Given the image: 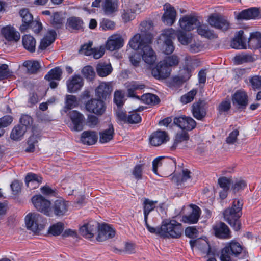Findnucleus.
<instances>
[{
  "instance_id": "4468645a",
  "label": "nucleus",
  "mask_w": 261,
  "mask_h": 261,
  "mask_svg": "<svg viewBox=\"0 0 261 261\" xmlns=\"http://www.w3.org/2000/svg\"><path fill=\"white\" fill-rule=\"evenodd\" d=\"M174 123L182 129L191 130L194 129L196 125L195 121L191 117L180 116L174 119Z\"/></svg>"
},
{
  "instance_id": "20e7f679",
  "label": "nucleus",
  "mask_w": 261,
  "mask_h": 261,
  "mask_svg": "<svg viewBox=\"0 0 261 261\" xmlns=\"http://www.w3.org/2000/svg\"><path fill=\"white\" fill-rule=\"evenodd\" d=\"M25 222L28 229L34 232H38L43 229L42 216L36 213H30L25 218Z\"/></svg>"
},
{
  "instance_id": "774afa93",
  "label": "nucleus",
  "mask_w": 261,
  "mask_h": 261,
  "mask_svg": "<svg viewBox=\"0 0 261 261\" xmlns=\"http://www.w3.org/2000/svg\"><path fill=\"white\" fill-rule=\"evenodd\" d=\"M233 255L231 253L228 247L225 246L221 251L220 259L221 261H231V256Z\"/></svg>"
},
{
  "instance_id": "6ab92c4d",
  "label": "nucleus",
  "mask_w": 261,
  "mask_h": 261,
  "mask_svg": "<svg viewBox=\"0 0 261 261\" xmlns=\"http://www.w3.org/2000/svg\"><path fill=\"white\" fill-rule=\"evenodd\" d=\"M115 236V231L110 225L103 224L99 228V232L97 237L98 241H104L111 239Z\"/></svg>"
},
{
  "instance_id": "09e8293b",
  "label": "nucleus",
  "mask_w": 261,
  "mask_h": 261,
  "mask_svg": "<svg viewBox=\"0 0 261 261\" xmlns=\"http://www.w3.org/2000/svg\"><path fill=\"white\" fill-rule=\"evenodd\" d=\"M79 102L75 96L72 95H67L65 98V108L67 109H71L76 107Z\"/></svg>"
},
{
  "instance_id": "412c9836",
  "label": "nucleus",
  "mask_w": 261,
  "mask_h": 261,
  "mask_svg": "<svg viewBox=\"0 0 261 261\" xmlns=\"http://www.w3.org/2000/svg\"><path fill=\"white\" fill-rule=\"evenodd\" d=\"M68 91L70 93L76 92L83 87L84 82L80 75H75L66 82Z\"/></svg>"
},
{
  "instance_id": "4be33fe9",
  "label": "nucleus",
  "mask_w": 261,
  "mask_h": 261,
  "mask_svg": "<svg viewBox=\"0 0 261 261\" xmlns=\"http://www.w3.org/2000/svg\"><path fill=\"white\" fill-rule=\"evenodd\" d=\"M215 236L220 239H228L231 236L228 227L223 222H219L213 226Z\"/></svg>"
},
{
  "instance_id": "b1692460",
  "label": "nucleus",
  "mask_w": 261,
  "mask_h": 261,
  "mask_svg": "<svg viewBox=\"0 0 261 261\" xmlns=\"http://www.w3.org/2000/svg\"><path fill=\"white\" fill-rule=\"evenodd\" d=\"M190 244L192 247L194 246L197 247L206 255L211 256L214 255V252L212 251L208 243L205 240L199 239L194 241L191 240Z\"/></svg>"
},
{
  "instance_id": "a878e982",
  "label": "nucleus",
  "mask_w": 261,
  "mask_h": 261,
  "mask_svg": "<svg viewBox=\"0 0 261 261\" xmlns=\"http://www.w3.org/2000/svg\"><path fill=\"white\" fill-rule=\"evenodd\" d=\"M190 206L192 208V212L188 216H184L181 221L186 223H196L197 222L200 217L201 213L200 208L198 206L194 204H191Z\"/></svg>"
},
{
  "instance_id": "69168bd1",
  "label": "nucleus",
  "mask_w": 261,
  "mask_h": 261,
  "mask_svg": "<svg viewBox=\"0 0 261 261\" xmlns=\"http://www.w3.org/2000/svg\"><path fill=\"white\" fill-rule=\"evenodd\" d=\"M141 117L136 112H130L127 116V123L135 124L141 122Z\"/></svg>"
},
{
  "instance_id": "f03ea898",
  "label": "nucleus",
  "mask_w": 261,
  "mask_h": 261,
  "mask_svg": "<svg viewBox=\"0 0 261 261\" xmlns=\"http://www.w3.org/2000/svg\"><path fill=\"white\" fill-rule=\"evenodd\" d=\"M243 203L238 199H235L231 207L226 209L223 212L225 220L236 230L240 229L241 223L239 220L241 216Z\"/></svg>"
},
{
  "instance_id": "13d9d810",
  "label": "nucleus",
  "mask_w": 261,
  "mask_h": 261,
  "mask_svg": "<svg viewBox=\"0 0 261 261\" xmlns=\"http://www.w3.org/2000/svg\"><path fill=\"white\" fill-rule=\"evenodd\" d=\"M197 93L195 89H192L188 93L182 96L180 98L181 102L184 104H187L191 102Z\"/></svg>"
},
{
  "instance_id": "ea45409f",
  "label": "nucleus",
  "mask_w": 261,
  "mask_h": 261,
  "mask_svg": "<svg viewBox=\"0 0 261 261\" xmlns=\"http://www.w3.org/2000/svg\"><path fill=\"white\" fill-rule=\"evenodd\" d=\"M26 128L25 126H22L21 125H18L14 127L12 129L10 137L15 141H18L21 139L25 132Z\"/></svg>"
},
{
  "instance_id": "aec40b11",
  "label": "nucleus",
  "mask_w": 261,
  "mask_h": 261,
  "mask_svg": "<svg viewBox=\"0 0 261 261\" xmlns=\"http://www.w3.org/2000/svg\"><path fill=\"white\" fill-rule=\"evenodd\" d=\"M98 227V223L96 221H91L81 226L80 228L81 234L86 238L93 237Z\"/></svg>"
},
{
  "instance_id": "f8f14e48",
  "label": "nucleus",
  "mask_w": 261,
  "mask_h": 261,
  "mask_svg": "<svg viewBox=\"0 0 261 261\" xmlns=\"http://www.w3.org/2000/svg\"><path fill=\"white\" fill-rule=\"evenodd\" d=\"M248 98L246 92L239 90L237 91L232 97V103L238 108L244 109L248 105Z\"/></svg>"
},
{
  "instance_id": "37998d69",
  "label": "nucleus",
  "mask_w": 261,
  "mask_h": 261,
  "mask_svg": "<svg viewBox=\"0 0 261 261\" xmlns=\"http://www.w3.org/2000/svg\"><path fill=\"white\" fill-rule=\"evenodd\" d=\"M141 99L144 103L147 105H154L160 102L159 98L156 95L151 93L143 94Z\"/></svg>"
},
{
  "instance_id": "052dcab7",
  "label": "nucleus",
  "mask_w": 261,
  "mask_h": 261,
  "mask_svg": "<svg viewBox=\"0 0 261 261\" xmlns=\"http://www.w3.org/2000/svg\"><path fill=\"white\" fill-rule=\"evenodd\" d=\"M82 73L85 78L89 80H92L95 75L93 67L90 66L84 67L82 69Z\"/></svg>"
},
{
  "instance_id": "72a5a7b5",
  "label": "nucleus",
  "mask_w": 261,
  "mask_h": 261,
  "mask_svg": "<svg viewBox=\"0 0 261 261\" xmlns=\"http://www.w3.org/2000/svg\"><path fill=\"white\" fill-rule=\"evenodd\" d=\"M19 13L22 17V21L23 23V24L20 26V30L21 31H23L27 29L28 25L32 21L33 17L32 15L27 9L21 10Z\"/></svg>"
},
{
  "instance_id": "4d7b16f0",
  "label": "nucleus",
  "mask_w": 261,
  "mask_h": 261,
  "mask_svg": "<svg viewBox=\"0 0 261 261\" xmlns=\"http://www.w3.org/2000/svg\"><path fill=\"white\" fill-rule=\"evenodd\" d=\"M138 50V53H137L136 51L132 53L129 56V61H130L132 65L135 67H137L139 66L140 61L141 60V56L142 57L141 50L139 49H136L135 50Z\"/></svg>"
},
{
  "instance_id": "bf43d9fd",
  "label": "nucleus",
  "mask_w": 261,
  "mask_h": 261,
  "mask_svg": "<svg viewBox=\"0 0 261 261\" xmlns=\"http://www.w3.org/2000/svg\"><path fill=\"white\" fill-rule=\"evenodd\" d=\"M39 137L37 135H32L28 141V147L26 148L25 151L28 152H33L35 149V144H36Z\"/></svg>"
},
{
  "instance_id": "9b49d317",
  "label": "nucleus",
  "mask_w": 261,
  "mask_h": 261,
  "mask_svg": "<svg viewBox=\"0 0 261 261\" xmlns=\"http://www.w3.org/2000/svg\"><path fill=\"white\" fill-rule=\"evenodd\" d=\"M179 23L182 29L189 31L197 27L200 24V21L195 16L187 15L180 18Z\"/></svg>"
},
{
  "instance_id": "3c124183",
  "label": "nucleus",
  "mask_w": 261,
  "mask_h": 261,
  "mask_svg": "<svg viewBox=\"0 0 261 261\" xmlns=\"http://www.w3.org/2000/svg\"><path fill=\"white\" fill-rule=\"evenodd\" d=\"M254 59L249 55L242 54L236 56L234 57V61L236 64H242L245 63L252 62Z\"/></svg>"
},
{
  "instance_id": "1a4fd4ad",
  "label": "nucleus",
  "mask_w": 261,
  "mask_h": 261,
  "mask_svg": "<svg viewBox=\"0 0 261 261\" xmlns=\"http://www.w3.org/2000/svg\"><path fill=\"white\" fill-rule=\"evenodd\" d=\"M235 17L238 20L255 19L259 17V9L256 7H251L242 10L240 12H234Z\"/></svg>"
},
{
  "instance_id": "6e6552de",
  "label": "nucleus",
  "mask_w": 261,
  "mask_h": 261,
  "mask_svg": "<svg viewBox=\"0 0 261 261\" xmlns=\"http://www.w3.org/2000/svg\"><path fill=\"white\" fill-rule=\"evenodd\" d=\"M171 69L164 62L160 61L156 66L152 68L151 73L156 79H165L171 74Z\"/></svg>"
},
{
  "instance_id": "8fccbe9b",
  "label": "nucleus",
  "mask_w": 261,
  "mask_h": 261,
  "mask_svg": "<svg viewBox=\"0 0 261 261\" xmlns=\"http://www.w3.org/2000/svg\"><path fill=\"white\" fill-rule=\"evenodd\" d=\"M64 228V224L62 222H58L50 226L48 233L55 236H59L63 232Z\"/></svg>"
},
{
  "instance_id": "423d86ee",
  "label": "nucleus",
  "mask_w": 261,
  "mask_h": 261,
  "mask_svg": "<svg viewBox=\"0 0 261 261\" xmlns=\"http://www.w3.org/2000/svg\"><path fill=\"white\" fill-rule=\"evenodd\" d=\"M162 35L164 39L163 50L165 54L169 55L174 50L172 39L176 36L175 31L172 28H169L163 31Z\"/></svg>"
},
{
  "instance_id": "c756f323",
  "label": "nucleus",
  "mask_w": 261,
  "mask_h": 261,
  "mask_svg": "<svg viewBox=\"0 0 261 261\" xmlns=\"http://www.w3.org/2000/svg\"><path fill=\"white\" fill-rule=\"evenodd\" d=\"M192 114L198 120H201L206 115V109L204 102L199 101L194 103L192 106Z\"/></svg>"
},
{
  "instance_id": "338daca9",
  "label": "nucleus",
  "mask_w": 261,
  "mask_h": 261,
  "mask_svg": "<svg viewBox=\"0 0 261 261\" xmlns=\"http://www.w3.org/2000/svg\"><path fill=\"white\" fill-rule=\"evenodd\" d=\"M92 42H89L88 44H85L82 45L79 50L80 54L86 55L90 56L93 53L92 47Z\"/></svg>"
},
{
  "instance_id": "a19ab883",
  "label": "nucleus",
  "mask_w": 261,
  "mask_h": 261,
  "mask_svg": "<svg viewBox=\"0 0 261 261\" xmlns=\"http://www.w3.org/2000/svg\"><path fill=\"white\" fill-rule=\"evenodd\" d=\"M83 21L79 17H71L67 19V26L74 30H80L83 28Z\"/></svg>"
},
{
  "instance_id": "c85d7f7f",
  "label": "nucleus",
  "mask_w": 261,
  "mask_h": 261,
  "mask_svg": "<svg viewBox=\"0 0 261 261\" xmlns=\"http://www.w3.org/2000/svg\"><path fill=\"white\" fill-rule=\"evenodd\" d=\"M244 32L240 30L237 32L231 42V46L234 49H242L246 48V40L243 36Z\"/></svg>"
},
{
  "instance_id": "a18cd8bd",
  "label": "nucleus",
  "mask_w": 261,
  "mask_h": 261,
  "mask_svg": "<svg viewBox=\"0 0 261 261\" xmlns=\"http://www.w3.org/2000/svg\"><path fill=\"white\" fill-rule=\"evenodd\" d=\"M23 66L26 67L28 72L30 73H36L39 69L40 65L37 61H27L23 63Z\"/></svg>"
},
{
  "instance_id": "e433bc0d",
  "label": "nucleus",
  "mask_w": 261,
  "mask_h": 261,
  "mask_svg": "<svg viewBox=\"0 0 261 261\" xmlns=\"http://www.w3.org/2000/svg\"><path fill=\"white\" fill-rule=\"evenodd\" d=\"M114 129L112 124L109 125V128L100 133L99 141L101 143L109 142L113 138Z\"/></svg>"
},
{
  "instance_id": "39448f33",
  "label": "nucleus",
  "mask_w": 261,
  "mask_h": 261,
  "mask_svg": "<svg viewBox=\"0 0 261 261\" xmlns=\"http://www.w3.org/2000/svg\"><path fill=\"white\" fill-rule=\"evenodd\" d=\"M32 202L34 207L39 212L43 213L44 215L51 216L50 208V202L45 199L41 195H37L32 198Z\"/></svg>"
},
{
  "instance_id": "393cba45",
  "label": "nucleus",
  "mask_w": 261,
  "mask_h": 261,
  "mask_svg": "<svg viewBox=\"0 0 261 261\" xmlns=\"http://www.w3.org/2000/svg\"><path fill=\"white\" fill-rule=\"evenodd\" d=\"M118 5V0H102V10L107 16L111 15L117 12Z\"/></svg>"
},
{
  "instance_id": "5701e85b",
  "label": "nucleus",
  "mask_w": 261,
  "mask_h": 261,
  "mask_svg": "<svg viewBox=\"0 0 261 261\" xmlns=\"http://www.w3.org/2000/svg\"><path fill=\"white\" fill-rule=\"evenodd\" d=\"M112 91L111 83L102 82L95 90V94L99 98L106 99L109 98Z\"/></svg>"
},
{
  "instance_id": "c03bdc74",
  "label": "nucleus",
  "mask_w": 261,
  "mask_h": 261,
  "mask_svg": "<svg viewBox=\"0 0 261 261\" xmlns=\"http://www.w3.org/2000/svg\"><path fill=\"white\" fill-rule=\"evenodd\" d=\"M62 73V70L59 67H56L50 70L48 73L45 76V79L47 80L50 81L51 80H59Z\"/></svg>"
},
{
  "instance_id": "a211bd4d",
  "label": "nucleus",
  "mask_w": 261,
  "mask_h": 261,
  "mask_svg": "<svg viewBox=\"0 0 261 261\" xmlns=\"http://www.w3.org/2000/svg\"><path fill=\"white\" fill-rule=\"evenodd\" d=\"M123 45V39L118 34H114L110 36L107 41L106 48L110 51H114L122 47Z\"/></svg>"
},
{
  "instance_id": "58836bf2",
  "label": "nucleus",
  "mask_w": 261,
  "mask_h": 261,
  "mask_svg": "<svg viewBox=\"0 0 261 261\" xmlns=\"http://www.w3.org/2000/svg\"><path fill=\"white\" fill-rule=\"evenodd\" d=\"M248 43V45L251 48H258L261 47V33L259 32L251 33Z\"/></svg>"
},
{
  "instance_id": "f704fd0d",
  "label": "nucleus",
  "mask_w": 261,
  "mask_h": 261,
  "mask_svg": "<svg viewBox=\"0 0 261 261\" xmlns=\"http://www.w3.org/2000/svg\"><path fill=\"white\" fill-rule=\"evenodd\" d=\"M197 32L199 35L208 39H214L217 37L214 32L211 30L206 24L197 25Z\"/></svg>"
},
{
  "instance_id": "9d476101",
  "label": "nucleus",
  "mask_w": 261,
  "mask_h": 261,
  "mask_svg": "<svg viewBox=\"0 0 261 261\" xmlns=\"http://www.w3.org/2000/svg\"><path fill=\"white\" fill-rule=\"evenodd\" d=\"M207 21L211 26L223 31L227 30L229 27V22L222 16L217 14L210 16Z\"/></svg>"
},
{
  "instance_id": "6e6d98bb",
  "label": "nucleus",
  "mask_w": 261,
  "mask_h": 261,
  "mask_svg": "<svg viewBox=\"0 0 261 261\" xmlns=\"http://www.w3.org/2000/svg\"><path fill=\"white\" fill-rule=\"evenodd\" d=\"M204 45L202 42L199 40H194L193 42L191 43L189 46V50L192 53H196L203 50Z\"/></svg>"
},
{
  "instance_id": "473e14b6",
  "label": "nucleus",
  "mask_w": 261,
  "mask_h": 261,
  "mask_svg": "<svg viewBox=\"0 0 261 261\" xmlns=\"http://www.w3.org/2000/svg\"><path fill=\"white\" fill-rule=\"evenodd\" d=\"M22 44L24 47L29 51L33 53L36 49V40L35 38L29 35H25L22 37Z\"/></svg>"
},
{
  "instance_id": "ddd939ff",
  "label": "nucleus",
  "mask_w": 261,
  "mask_h": 261,
  "mask_svg": "<svg viewBox=\"0 0 261 261\" xmlns=\"http://www.w3.org/2000/svg\"><path fill=\"white\" fill-rule=\"evenodd\" d=\"M85 107L88 111L97 115H101L106 110L103 101L97 99H92L88 101Z\"/></svg>"
},
{
  "instance_id": "7c9ffc66",
  "label": "nucleus",
  "mask_w": 261,
  "mask_h": 261,
  "mask_svg": "<svg viewBox=\"0 0 261 261\" xmlns=\"http://www.w3.org/2000/svg\"><path fill=\"white\" fill-rule=\"evenodd\" d=\"M138 5H132L129 7L123 9L122 12V18L125 22L133 20L136 16V14L139 12L137 9Z\"/></svg>"
},
{
  "instance_id": "2eb2a0df",
  "label": "nucleus",
  "mask_w": 261,
  "mask_h": 261,
  "mask_svg": "<svg viewBox=\"0 0 261 261\" xmlns=\"http://www.w3.org/2000/svg\"><path fill=\"white\" fill-rule=\"evenodd\" d=\"M3 37L8 41L17 42L20 39V33L14 27L7 25L1 29Z\"/></svg>"
},
{
  "instance_id": "cd10ccee",
  "label": "nucleus",
  "mask_w": 261,
  "mask_h": 261,
  "mask_svg": "<svg viewBox=\"0 0 261 261\" xmlns=\"http://www.w3.org/2000/svg\"><path fill=\"white\" fill-rule=\"evenodd\" d=\"M98 136L96 132L94 130L84 131L81 135L80 140L81 142L87 145L94 144L97 141Z\"/></svg>"
},
{
  "instance_id": "680f3d73",
  "label": "nucleus",
  "mask_w": 261,
  "mask_h": 261,
  "mask_svg": "<svg viewBox=\"0 0 261 261\" xmlns=\"http://www.w3.org/2000/svg\"><path fill=\"white\" fill-rule=\"evenodd\" d=\"M249 80L253 89H261V76L253 75L250 77Z\"/></svg>"
},
{
  "instance_id": "603ef678",
  "label": "nucleus",
  "mask_w": 261,
  "mask_h": 261,
  "mask_svg": "<svg viewBox=\"0 0 261 261\" xmlns=\"http://www.w3.org/2000/svg\"><path fill=\"white\" fill-rule=\"evenodd\" d=\"M179 42L184 45H187L191 43L193 39L191 34H187L182 32L177 35Z\"/></svg>"
},
{
  "instance_id": "f257e3e1",
  "label": "nucleus",
  "mask_w": 261,
  "mask_h": 261,
  "mask_svg": "<svg viewBox=\"0 0 261 261\" xmlns=\"http://www.w3.org/2000/svg\"><path fill=\"white\" fill-rule=\"evenodd\" d=\"M152 29L153 24L151 21L142 22L139 27L141 35L136 34L129 42L133 49L141 50L143 60L148 64H152L156 59L154 52L150 46L152 39Z\"/></svg>"
},
{
  "instance_id": "0eeeda50",
  "label": "nucleus",
  "mask_w": 261,
  "mask_h": 261,
  "mask_svg": "<svg viewBox=\"0 0 261 261\" xmlns=\"http://www.w3.org/2000/svg\"><path fill=\"white\" fill-rule=\"evenodd\" d=\"M69 118L72 122L71 130L79 132L83 129L85 123V117L77 111L73 110L69 114Z\"/></svg>"
},
{
  "instance_id": "c9c22d12",
  "label": "nucleus",
  "mask_w": 261,
  "mask_h": 261,
  "mask_svg": "<svg viewBox=\"0 0 261 261\" xmlns=\"http://www.w3.org/2000/svg\"><path fill=\"white\" fill-rule=\"evenodd\" d=\"M157 201L151 200L145 198L143 202V213L144 215V221H146L149 213L154 210Z\"/></svg>"
},
{
  "instance_id": "49530a36",
  "label": "nucleus",
  "mask_w": 261,
  "mask_h": 261,
  "mask_svg": "<svg viewBox=\"0 0 261 261\" xmlns=\"http://www.w3.org/2000/svg\"><path fill=\"white\" fill-rule=\"evenodd\" d=\"M191 172L188 169H183L182 173L177 176L173 177V181L176 182L177 185L180 184L181 182L187 181L188 179L190 178Z\"/></svg>"
},
{
  "instance_id": "79ce46f5",
  "label": "nucleus",
  "mask_w": 261,
  "mask_h": 261,
  "mask_svg": "<svg viewBox=\"0 0 261 261\" xmlns=\"http://www.w3.org/2000/svg\"><path fill=\"white\" fill-rule=\"evenodd\" d=\"M96 70L98 75L105 77L112 72V68L109 64H99L97 66Z\"/></svg>"
},
{
  "instance_id": "0e129e2a",
  "label": "nucleus",
  "mask_w": 261,
  "mask_h": 261,
  "mask_svg": "<svg viewBox=\"0 0 261 261\" xmlns=\"http://www.w3.org/2000/svg\"><path fill=\"white\" fill-rule=\"evenodd\" d=\"M189 136L188 134L186 132L177 133L174 143V146H177L178 143L189 140Z\"/></svg>"
},
{
  "instance_id": "de8ad7c7",
  "label": "nucleus",
  "mask_w": 261,
  "mask_h": 261,
  "mask_svg": "<svg viewBox=\"0 0 261 261\" xmlns=\"http://www.w3.org/2000/svg\"><path fill=\"white\" fill-rule=\"evenodd\" d=\"M42 181V177L34 173H29L25 177L26 184H31L32 182H35L34 187H38Z\"/></svg>"
},
{
  "instance_id": "bb28decb",
  "label": "nucleus",
  "mask_w": 261,
  "mask_h": 261,
  "mask_svg": "<svg viewBox=\"0 0 261 261\" xmlns=\"http://www.w3.org/2000/svg\"><path fill=\"white\" fill-rule=\"evenodd\" d=\"M68 209V204L67 201L63 200H57L55 201L51 211L57 216H62L65 215Z\"/></svg>"
},
{
  "instance_id": "7ed1b4c3",
  "label": "nucleus",
  "mask_w": 261,
  "mask_h": 261,
  "mask_svg": "<svg viewBox=\"0 0 261 261\" xmlns=\"http://www.w3.org/2000/svg\"><path fill=\"white\" fill-rule=\"evenodd\" d=\"M161 237L177 239L181 237L183 228L180 223L174 220H165L161 225Z\"/></svg>"
},
{
  "instance_id": "f3484780",
  "label": "nucleus",
  "mask_w": 261,
  "mask_h": 261,
  "mask_svg": "<svg viewBox=\"0 0 261 261\" xmlns=\"http://www.w3.org/2000/svg\"><path fill=\"white\" fill-rule=\"evenodd\" d=\"M169 138L165 131L158 130L153 133L149 138L150 144L154 146H158L166 143Z\"/></svg>"
},
{
  "instance_id": "dca6fc26",
  "label": "nucleus",
  "mask_w": 261,
  "mask_h": 261,
  "mask_svg": "<svg viewBox=\"0 0 261 261\" xmlns=\"http://www.w3.org/2000/svg\"><path fill=\"white\" fill-rule=\"evenodd\" d=\"M164 9L165 12L162 17V21L168 25H172L176 20V10L168 3L165 4Z\"/></svg>"
},
{
  "instance_id": "5fc2aeb1",
  "label": "nucleus",
  "mask_w": 261,
  "mask_h": 261,
  "mask_svg": "<svg viewBox=\"0 0 261 261\" xmlns=\"http://www.w3.org/2000/svg\"><path fill=\"white\" fill-rule=\"evenodd\" d=\"M63 21L64 19L59 13L56 12L51 17L50 22L54 28H61L63 24Z\"/></svg>"
},
{
  "instance_id": "2f4dec72",
  "label": "nucleus",
  "mask_w": 261,
  "mask_h": 261,
  "mask_svg": "<svg viewBox=\"0 0 261 261\" xmlns=\"http://www.w3.org/2000/svg\"><path fill=\"white\" fill-rule=\"evenodd\" d=\"M56 35V33L54 30H49L44 38L41 40L39 48L41 50L46 49L55 41Z\"/></svg>"
},
{
  "instance_id": "864d4df0",
  "label": "nucleus",
  "mask_w": 261,
  "mask_h": 261,
  "mask_svg": "<svg viewBox=\"0 0 261 261\" xmlns=\"http://www.w3.org/2000/svg\"><path fill=\"white\" fill-rule=\"evenodd\" d=\"M226 246L228 247L231 253L236 256L240 254L242 250V248L240 244L234 241L227 244Z\"/></svg>"
},
{
  "instance_id": "e2e57ef3",
  "label": "nucleus",
  "mask_w": 261,
  "mask_h": 261,
  "mask_svg": "<svg viewBox=\"0 0 261 261\" xmlns=\"http://www.w3.org/2000/svg\"><path fill=\"white\" fill-rule=\"evenodd\" d=\"M170 68L172 66H177L179 63V58L177 56L172 55L166 58L162 61Z\"/></svg>"
},
{
  "instance_id": "4c0bfd02",
  "label": "nucleus",
  "mask_w": 261,
  "mask_h": 261,
  "mask_svg": "<svg viewBox=\"0 0 261 261\" xmlns=\"http://www.w3.org/2000/svg\"><path fill=\"white\" fill-rule=\"evenodd\" d=\"M128 95L129 97H136L139 99L138 96L135 95V91L137 90H141L145 87V85L143 84L136 81H132L126 85Z\"/></svg>"
}]
</instances>
